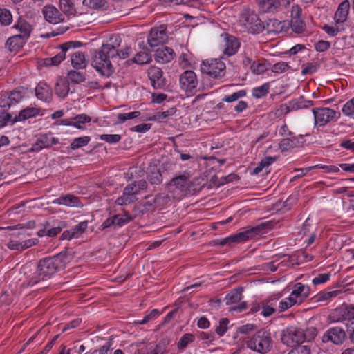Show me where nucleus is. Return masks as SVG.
Returning a JSON list of instances; mask_svg holds the SVG:
<instances>
[{
	"instance_id": "f257e3e1",
	"label": "nucleus",
	"mask_w": 354,
	"mask_h": 354,
	"mask_svg": "<svg viewBox=\"0 0 354 354\" xmlns=\"http://www.w3.org/2000/svg\"><path fill=\"white\" fill-rule=\"evenodd\" d=\"M67 256L60 252L51 257L41 259L37 267L26 266L23 268L20 281L26 286H32L50 279L56 272L64 269Z\"/></svg>"
},
{
	"instance_id": "f03ea898",
	"label": "nucleus",
	"mask_w": 354,
	"mask_h": 354,
	"mask_svg": "<svg viewBox=\"0 0 354 354\" xmlns=\"http://www.w3.org/2000/svg\"><path fill=\"white\" fill-rule=\"evenodd\" d=\"M116 47L104 44L91 58V66L104 76L109 77L114 72L111 60L117 57Z\"/></svg>"
},
{
	"instance_id": "7ed1b4c3",
	"label": "nucleus",
	"mask_w": 354,
	"mask_h": 354,
	"mask_svg": "<svg viewBox=\"0 0 354 354\" xmlns=\"http://www.w3.org/2000/svg\"><path fill=\"white\" fill-rule=\"evenodd\" d=\"M191 175L188 172L173 178L168 183V193L173 199L180 200L183 197L193 194L197 189L194 187V183L190 180Z\"/></svg>"
},
{
	"instance_id": "20e7f679",
	"label": "nucleus",
	"mask_w": 354,
	"mask_h": 354,
	"mask_svg": "<svg viewBox=\"0 0 354 354\" xmlns=\"http://www.w3.org/2000/svg\"><path fill=\"white\" fill-rule=\"evenodd\" d=\"M247 347L261 354L267 353L272 346L271 334L269 331L261 329L246 341Z\"/></svg>"
},
{
	"instance_id": "39448f33",
	"label": "nucleus",
	"mask_w": 354,
	"mask_h": 354,
	"mask_svg": "<svg viewBox=\"0 0 354 354\" xmlns=\"http://www.w3.org/2000/svg\"><path fill=\"white\" fill-rule=\"evenodd\" d=\"M269 225L270 223L268 222L262 223L258 225L222 239L221 245H232V243H241L252 239L259 234L265 233L266 227Z\"/></svg>"
},
{
	"instance_id": "423d86ee",
	"label": "nucleus",
	"mask_w": 354,
	"mask_h": 354,
	"mask_svg": "<svg viewBox=\"0 0 354 354\" xmlns=\"http://www.w3.org/2000/svg\"><path fill=\"white\" fill-rule=\"evenodd\" d=\"M241 21L248 30L252 33H259L264 29V25L258 15L253 10L248 8H245L241 12Z\"/></svg>"
},
{
	"instance_id": "0eeeda50",
	"label": "nucleus",
	"mask_w": 354,
	"mask_h": 354,
	"mask_svg": "<svg viewBox=\"0 0 354 354\" xmlns=\"http://www.w3.org/2000/svg\"><path fill=\"white\" fill-rule=\"evenodd\" d=\"M225 64L218 59H207L203 62L201 71L214 78L223 77L225 74Z\"/></svg>"
},
{
	"instance_id": "6e6552de",
	"label": "nucleus",
	"mask_w": 354,
	"mask_h": 354,
	"mask_svg": "<svg viewBox=\"0 0 354 354\" xmlns=\"http://www.w3.org/2000/svg\"><path fill=\"white\" fill-rule=\"evenodd\" d=\"M303 328L290 327L283 330L281 333V339L283 344L288 346H294L296 344L303 343Z\"/></svg>"
},
{
	"instance_id": "1a4fd4ad",
	"label": "nucleus",
	"mask_w": 354,
	"mask_h": 354,
	"mask_svg": "<svg viewBox=\"0 0 354 354\" xmlns=\"http://www.w3.org/2000/svg\"><path fill=\"white\" fill-rule=\"evenodd\" d=\"M181 89L185 92L193 94L196 91L198 80L195 73L190 70L183 72L179 79Z\"/></svg>"
},
{
	"instance_id": "9d476101",
	"label": "nucleus",
	"mask_w": 354,
	"mask_h": 354,
	"mask_svg": "<svg viewBox=\"0 0 354 354\" xmlns=\"http://www.w3.org/2000/svg\"><path fill=\"white\" fill-rule=\"evenodd\" d=\"M167 39V27L165 25L151 28L147 37L148 44L151 47L163 44Z\"/></svg>"
},
{
	"instance_id": "9b49d317",
	"label": "nucleus",
	"mask_w": 354,
	"mask_h": 354,
	"mask_svg": "<svg viewBox=\"0 0 354 354\" xmlns=\"http://www.w3.org/2000/svg\"><path fill=\"white\" fill-rule=\"evenodd\" d=\"M346 337L345 331L340 327L336 326L329 328L322 337V342L327 343L331 342L334 344H343Z\"/></svg>"
},
{
	"instance_id": "f8f14e48",
	"label": "nucleus",
	"mask_w": 354,
	"mask_h": 354,
	"mask_svg": "<svg viewBox=\"0 0 354 354\" xmlns=\"http://www.w3.org/2000/svg\"><path fill=\"white\" fill-rule=\"evenodd\" d=\"M315 123L324 126L336 116V111L330 108H317L312 109Z\"/></svg>"
},
{
	"instance_id": "ddd939ff",
	"label": "nucleus",
	"mask_w": 354,
	"mask_h": 354,
	"mask_svg": "<svg viewBox=\"0 0 354 354\" xmlns=\"http://www.w3.org/2000/svg\"><path fill=\"white\" fill-rule=\"evenodd\" d=\"M221 37L224 54L227 56L234 55L240 47L238 39L228 34H222Z\"/></svg>"
},
{
	"instance_id": "4468645a",
	"label": "nucleus",
	"mask_w": 354,
	"mask_h": 354,
	"mask_svg": "<svg viewBox=\"0 0 354 354\" xmlns=\"http://www.w3.org/2000/svg\"><path fill=\"white\" fill-rule=\"evenodd\" d=\"M148 75L154 88L161 89L166 86L167 80L160 68L151 67L148 71Z\"/></svg>"
},
{
	"instance_id": "2eb2a0df",
	"label": "nucleus",
	"mask_w": 354,
	"mask_h": 354,
	"mask_svg": "<svg viewBox=\"0 0 354 354\" xmlns=\"http://www.w3.org/2000/svg\"><path fill=\"white\" fill-rule=\"evenodd\" d=\"M309 294V287L301 283H297L293 286V290L289 297L292 299L296 304H301L308 297Z\"/></svg>"
},
{
	"instance_id": "dca6fc26",
	"label": "nucleus",
	"mask_w": 354,
	"mask_h": 354,
	"mask_svg": "<svg viewBox=\"0 0 354 354\" xmlns=\"http://www.w3.org/2000/svg\"><path fill=\"white\" fill-rule=\"evenodd\" d=\"M45 19L51 24H58L64 21V15L52 5L46 6L42 10Z\"/></svg>"
},
{
	"instance_id": "f3484780",
	"label": "nucleus",
	"mask_w": 354,
	"mask_h": 354,
	"mask_svg": "<svg viewBox=\"0 0 354 354\" xmlns=\"http://www.w3.org/2000/svg\"><path fill=\"white\" fill-rule=\"evenodd\" d=\"M280 298V295H274L268 299L261 302V308L262 309L261 315L263 317H270L276 311H277L278 301Z\"/></svg>"
},
{
	"instance_id": "a211bd4d",
	"label": "nucleus",
	"mask_w": 354,
	"mask_h": 354,
	"mask_svg": "<svg viewBox=\"0 0 354 354\" xmlns=\"http://www.w3.org/2000/svg\"><path fill=\"white\" fill-rule=\"evenodd\" d=\"M137 194L138 190H135V187L131 184H129L124 189L122 195L116 199L115 203L122 206L133 203L137 199Z\"/></svg>"
},
{
	"instance_id": "6ab92c4d",
	"label": "nucleus",
	"mask_w": 354,
	"mask_h": 354,
	"mask_svg": "<svg viewBox=\"0 0 354 354\" xmlns=\"http://www.w3.org/2000/svg\"><path fill=\"white\" fill-rule=\"evenodd\" d=\"M81 43L79 41H70L68 43H64L61 46L62 50L57 53L55 56L50 58L49 61L50 63L48 62V64L51 65H58L63 61L66 57V53L70 48H75L76 47L80 46Z\"/></svg>"
},
{
	"instance_id": "aec40b11",
	"label": "nucleus",
	"mask_w": 354,
	"mask_h": 354,
	"mask_svg": "<svg viewBox=\"0 0 354 354\" xmlns=\"http://www.w3.org/2000/svg\"><path fill=\"white\" fill-rule=\"evenodd\" d=\"M351 4L348 0L341 2L334 15V20L336 24H343L347 20L349 14Z\"/></svg>"
},
{
	"instance_id": "412c9836",
	"label": "nucleus",
	"mask_w": 354,
	"mask_h": 354,
	"mask_svg": "<svg viewBox=\"0 0 354 354\" xmlns=\"http://www.w3.org/2000/svg\"><path fill=\"white\" fill-rule=\"evenodd\" d=\"M36 97L45 102H50L53 99L51 88L44 82H39L35 88Z\"/></svg>"
},
{
	"instance_id": "4be33fe9",
	"label": "nucleus",
	"mask_w": 354,
	"mask_h": 354,
	"mask_svg": "<svg viewBox=\"0 0 354 354\" xmlns=\"http://www.w3.org/2000/svg\"><path fill=\"white\" fill-rule=\"evenodd\" d=\"M256 2L263 12H275L281 6L280 0H256Z\"/></svg>"
},
{
	"instance_id": "5701e85b",
	"label": "nucleus",
	"mask_w": 354,
	"mask_h": 354,
	"mask_svg": "<svg viewBox=\"0 0 354 354\" xmlns=\"http://www.w3.org/2000/svg\"><path fill=\"white\" fill-rule=\"evenodd\" d=\"M174 57V52L169 47L158 48L155 53V59L160 64H165L171 61Z\"/></svg>"
},
{
	"instance_id": "b1692460",
	"label": "nucleus",
	"mask_w": 354,
	"mask_h": 354,
	"mask_svg": "<svg viewBox=\"0 0 354 354\" xmlns=\"http://www.w3.org/2000/svg\"><path fill=\"white\" fill-rule=\"evenodd\" d=\"M288 135L292 138H287L281 140L279 143V149L281 150V151H286L290 149L297 147L299 143V139H303L302 135L296 137L291 131H288Z\"/></svg>"
},
{
	"instance_id": "393cba45",
	"label": "nucleus",
	"mask_w": 354,
	"mask_h": 354,
	"mask_svg": "<svg viewBox=\"0 0 354 354\" xmlns=\"http://www.w3.org/2000/svg\"><path fill=\"white\" fill-rule=\"evenodd\" d=\"M41 109L37 107H26L21 110L17 116H16L12 122L15 123L17 121H24L26 120L36 117L40 115Z\"/></svg>"
},
{
	"instance_id": "a878e982",
	"label": "nucleus",
	"mask_w": 354,
	"mask_h": 354,
	"mask_svg": "<svg viewBox=\"0 0 354 354\" xmlns=\"http://www.w3.org/2000/svg\"><path fill=\"white\" fill-rule=\"evenodd\" d=\"M53 204L66 205L68 207H80L82 204L79 198L72 194H66L56 198L52 202Z\"/></svg>"
},
{
	"instance_id": "bb28decb",
	"label": "nucleus",
	"mask_w": 354,
	"mask_h": 354,
	"mask_svg": "<svg viewBox=\"0 0 354 354\" xmlns=\"http://www.w3.org/2000/svg\"><path fill=\"white\" fill-rule=\"evenodd\" d=\"M26 39L18 35L9 37L6 44L5 48L10 52L16 51L22 48L26 43Z\"/></svg>"
},
{
	"instance_id": "cd10ccee",
	"label": "nucleus",
	"mask_w": 354,
	"mask_h": 354,
	"mask_svg": "<svg viewBox=\"0 0 354 354\" xmlns=\"http://www.w3.org/2000/svg\"><path fill=\"white\" fill-rule=\"evenodd\" d=\"M120 42L121 39L118 35H113L110 38V42L108 43L109 45L113 46L114 47L117 46L115 48L118 53L117 57H119L120 59H125L130 55L132 50L130 47H126L124 49L119 50Z\"/></svg>"
},
{
	"instance_id": "c85d7f7f",
	"label": "nucleus",
	"mask_w": 354,
	"mask_h": 354,
	"mask_svg": "<svg viewBox=\"0 0 354 354\" xmlns=\"http://www.w3.org/2000/svg\"><path fill=\"white\" fill-rule=\"evenodd\" d=\"M71 64L75 68L83 69L87 65L85 55L81 51H75L71 55Z\"/></svg>"
},
{
	"instance_id": "c756f323",
	"label": "nucleus",
	"mask_w": 354,
	"mask_h": 354,
	"mask_svg": "<svg viewBox=\"0 0 354 354\" xmlns=\"http://www.w3.org/2000/svg\"><path fill=\"white\" fill-rule=\"evenodd\" d=\"M338 322L354 319V306H343L337 309Z\"/></svg>"
},
{
	"instance_id": "7c9ffc66",
	"label": "nucleus",
	"mask_w": 354,
	"mask_h": 354,
	"mask_svg": "<svg viewBox=\"0 0 354 354\" xmlns=\"http://www.w3.org/2000/svg\"><path fill=\"white\" fill-rule=\"evenodd\" d=\"M14 27L20 32L18 35L27 40L32 30V26L25 20H19Z\"/></svg>"
},
{
	"instance_id": "2f4dec72",
	"label": "nucleus",
	"mask_w": 354,
	"mask_h": 354,
	"mask_svg": "<svg viewBox=\"0 0 354 354\" xmlns=\"http://www.w3.org/2000/svg\"><path fill=\"white\" fill-rule=\"evenodd\" d=\"M242 288L232 290L225 296V300L226 305H233L239 303L242 299Z\"/></svg>"
},
{
	"instance_id": "473e14b6",
	"label": "nucleus",
	"mask_w": 354,
	"mask_h": 354,
	"mask_svg": "<svg viewBox=\"0 0 354 354\" xmlns=\"http://www.w3.org/2000/svg\"><path fill=\"white\" fill-rule=\"evenodd\" d=\"M49 144L48 142V135L44 134L40 136L35 143L32 145L30 151L39 152L43 149L48 148Z\"/></svg>"
},
{
	"instance_id": "72a5a7b5",
	"label": "nucleus",
	"mask_w": 354,
	"mask_h": 354,
	"mask_svg": "<svg viewBox=\"0 0 354 354\" xmlns=\"http://www.w3.org/2000/svg\"><path fill=\"white\" fill-rule=\"evenodd\" d=\"M82 3L93 10H105L108 6V0H83Z\"/></svg>"
},
{
	"instance_id": "f704fd0d",
	"label": "nucleus",
	"mask_w": 354,
	"mask_h": 354,
	"mask_svg": "<svg viewBox=\"0 0 354 354\" xmlns=\"http://www.w3.org/2000/svg\"><path fill=\"white\" fill-rule=\"evenodd\" d=\"M59 8L66 15L75 13V0H59Z\"/></svg>"
},
{
	"instance_id": "c9c22d12",
	"label": "nucleus",
	"mask_w": 354,
	"mask_h": 354,
	"mask_svg": "<svg viewBox=\"0 0 354 354\" xmlns=\"http://www.w3.org/2000/svg\"><path fill=\"white\" fill-rule=\"evenodd\" d=\"M290 104L292 105V109L296 111L301 109H308L313 106V102L312 100H306L303 97H301L291 100Z\"/></svg>"
},
{
	"instance_id": "e433bc0d",
	"label": "nucleus",
	"mask_w": 354,
	"mask_h": 354,
	"mask_svg": "<svg viewBox=\"0 0 354 354\" xmlns=\"http://www.w3.org/2000/svg\"><path fill=\"white\" fill-rule=\"evenodd\" d=\"M55 91L59 97H65L69 91L68 82L65 80H60L56 83Z\"/></svg>"
},
{
	"instance_id": "4c0bfd02",
	"label": "nucleus",
	"mask_w": 354,
	"mask_h": 354,
	"mask_svg": "<svg viewBox=\"0 0 354 354\" xmlns=\"http://www.w3.org/2000/svg\"><path fill=\"white\" fill-rule=\"evenodd\" d=\"M151 61V56L147 52L138 53L133 57V62L138 64H149Z\"/></svg>"
},
{
	"instance_id": "58836bf2",
	"label": "nucleus",
	"mask_w": 354,
	"mask_h": 354,
	"mask_svg": "<svg viewBox=\"0 0 354 354\" xmlns=\"http://www.w3.org/2000/svg\"><path fill=\"white\" fill-rule=\"evenodd\" d=\"M303 342H310L313 339H314L317 334L318 331L317 329L314 326L307 327L306 329H303Z\"/></svg>"
},
{
	"instance_id": "ea45409f",
	"label": "nucleus",
	"mask_w": 354,
	"mask_h": 354,
	"mask_svg": "<svg viewBox=\"0 0 354 354\" xmlns=\"http://www.w3.org/2000/svg\"><path fill=\"white\" fill-rule=\"evenodd\" d=\"M147 179L152 185H160L162 181V174L157 169L149 172Z\"/></svg>"
},
{
	"instance_id": "a19ab883",
	"label": "nucleus",
	"mask_w": 354,
	"mask_h": 354,
	"mask_svg": "<svg viewBox=\"0 0 354 354\" xmlns=\"http://www.w3.org/2000/svg\"><path fill=\"white\" fill-rule=\"evenodd\" d=\"M74 119L73 126L79 129H84V127L82 124L90 122H91V117L86 115V114H80L76 115Z\"/></svg>"
},
{
	"instance_id": "79ce46f5",
	"label": "nucleus",
	"mask_w": 354,
	"mask_h": 354,
	"mask_svg": "<svg viewBox=\"0 0 354 354\" xmlns=\"http://www.w3.org/2000/svg\"><path fill=\"white\" fill-rule=\"evenodd\" d=\"M171 194H158L156 197L153 198V203L155 205L156 207H160L162 206H164L165 205L167 204L170 200Z\"/></svg>"
},
{
	"instance_id": "37998d69",
	"label": "nucleus",
	"mask_w": 354,
	"mask_h": 354,
	"mask_svg": "<svg viewBox=\"0 0 354 354\" xmlns=\"http://www.w3.org/2000/svg\"><path fill=\"white\" fill-rule=\"evenodd\" d=\"M68 78L71 82L75 84H80L85 80L84 73L73 70L68 73Z\"/></svg>"
},
{
	"instance_id": "c03bdc74",
	"label": "nucleus",
	"mask_w": 354,
	"mask_h": 354,
	"mask_svg": "<svg viewBox=\"0 0 354 354\" xmlns=\"http://www.w3.org/2000/svg\"><path fill=\"white\" fill-rule=\"evenodd\" d=\"M269 88L270 86L268 83H266L259 87H255L252 89V95L256 98L264 97L269 92Z\"/></svg>"
},
{
	"instance_id": "a18cd8bd",
	"label": "nucleus",
	"mask_w": 354,
	"mask_h": 354,
	"mask_svg": "<svg viewBox=\"0 0 354 354\" xmlns=\"http://www.w3.org/2000/svg\"><path fill=\"white\" fill-rule=\"evenodd\" d=\"M294 305H296L295 301H294L292 299L288 297L284 299L281 300L280 301H278L277 310L279 313H282L293 306Z\"/></svg>"
},
{
	"instance_id": "49530a36",
	"label": "nucleus",
	"mask_w": 354,
	"mask_h": 354,
	"mask_svg": "<svg viewBox=\"0 0 354 354\" xmlns=\"http://www.w3.org/2000/svg\"><path fill=\"white\" fill-rule=\"evenodd\" d=\"M90 141V137L83 136L74 139L71 144V148L73 150L86 146Z\"/></svg>"
},
{
	"instance_id": "de8ad7c7",
	"label": "nucleus",
	"mask_w": 354,
	"mask_h": 354,
	"mask_svg": "<svg viewBox=\"0 0 354 354\" xmlns=\"http://www.w3.org/2000/svg\"><path fill=\"white\" fill-rule=\"evenodd\" d=\"M194 336L191 333L183 335L178 343V348L181 350L186 348L189 344L194 342Z\"/></svg>"
},
{
	"instance_id": "09e8293b",
	"label": "nucleus",
	"mask_w": 354,
	"mask_h": 354,
	"mask_svg": "<svg viewBox=\"0 0 354 354\" xmlns=\"http://www.w3.org/2000/svg\"><path fill=\"white\" fill-rule=\"evenodd\" d=\"M140 115V111H133L127 113H120L118 115V124H122L127 120L133 119Z\"/></svg>"
},
{
	"instance_id": "8fccbe9b",
	"label": "nucleus",
	"mask_w": 354,
	"mask_h": 354,
	"mask_svg": "<svg viewBox=\"0 0 354 354\" xmlns=\"http://www.w3.org/2000/svg\"><path fill=\"white\" fill-rule=\"evenodd\" d=\"M246 95V92L245 90H240L237 92H234L231 95H225L223 98V102H234V101H236L238 100L239 99L244 97Z\"/></svg>"
},
{
	"instance_id": "3c124183",
	"label": "nucleus",
	"mask_w": 354,
	"mask_h": 354,
	"mask_svg": "<svg viewBox=\"0 0 354 354\" xmlns=\"http://www.w3.org/2000/svg\"><path fill=\"white\" fill-rule=\"evenodd\" d=\"M12 19V15L8 10L0 8V22L2 25H9Z\"/></svg>"
},
{
	"instance_id": "603ef678",
	"label": "nucleus",
	"mask_w": 354,
	"mask_h": 354,
	"mask_svg": "<svg viewBox=\"0 0 354 354\" xmlns=\"http://www.w3.org/2000/svg\"><path fill=\"white\" fill-rule=\"evenodd\" d=\"M319 168L325 169L327 173H337L339 171V169L335 165H316L315 166H311L306 168V171H309L313 169Z\"/></svg>"
},
{
	"instance_id": "864d4df0",
	"label": "nucleus",
	"mask_w": 354,
	"mask_h": 354,
	"mask_svg": "<svg viewBox=\"0 0 354 354\" xmlns=\"http://www.w3.org/2000/svg\"><path fill=\"white\" fill-rule=\"evenodd\" d=\"M290 68V65L285 62H279L272 66V71L275 73H282Z\"/></svg>"
},
{
	"instance_id": "5fc2aeb1",
	"label": "nucleus",
	"mask_w": 354,
	"mask_h": 354,
	"mask_svg": "<svg viewBox=\"0 0 354 354\" xmlns=\"http://www.w3.org/2000/svg\"><path fill=\"white\" fill-rule=\"evenodd\" d=\"M66 227V224L65 222H59L57 226H53L50 229H48L46 232V236L53 237L58 234L62 229Z\"/></svg>"
},
{
	"instance_id": "6e6d98bb",
	"label": "nucleus",
	"mask_w": 354,
	"mask_h": 354,
	"mask_svg": "<svg viewBox=\"0 0 354 354\" xmlns=\"http://www.w3.org/2000/svg\"><path fill=\"white\" fill-rule=\"evenodd\" d=\"M292 30L296 33H301L305 30V24L300 19H291Z\"/></svg>"
},
{
	"instance_id": "4d7b16f0",
	"label": "nucleus",
	"mask_w": 354,
	"mask_h": 354,
	"mask_svg": "<svg viewBox=\"0 0 354 354\" xmlns=\"http://www.w3.org/2000/svg\"><path fill=\"white\" fill-rule=\"evenodd\" d=\"M190 55L186 53H182L178 58V63L182 68H187L191 66Z\"/></svg>"
},
{
	"instance_id": "13d9d810",
	"label": "nucleus",
	"mask_w": 354,
	"mask_h": 354,
	"mask_svg": "<svg viewBox=\"0 0 354 354\" xmlns=\"http://www.w3.org/2000/svg\"><path fill=\"white\" fill-rule=\"evenodd\" d=\"M100 139L112 144L118 142L121 139V136L119 134H102L100 136Z\"/></svg>"
},
{
	"instance_id": "bf43d9fd",
	"label": "nucleus",
	"mask_w": 354,
	"mask_h": 354,
	"mask_svg": "<svg viewBox=\"0 0 354 354\" xmlns=\"http://www.w3.org/2000/svg\"><path fill=\"white\" fill-rule=\"evenodd\" d=\"M229 320L226 318L221 319L219 325L216 328V332L219 336H223L227 330Z\"/></svg>"
},
{
	"instance_id": "052dcab7",
	"label": "nucleus",
	"mask_w": 354,
	"mask_h": 354,
	"mask_svg": "<svg viewBox=\"0 0 354 354\" xmlns=\"http://www.w3.org/2000/svg\"><path fill=\"white\" fill-rule=\"evenodd\" d=\"M301 68L302 75H306L308 74H313L315 73L317 70V66L314 64L307 63L302 64Z\"/></svg>"
},
{
	"instance_id": "680f3d73",
	"label": "nucleus",
	"mask_w": 354,
	"mask_h": 354,
	"mask_svg": "<svg viewBox=\"0 0 354 354\" xmlns=\"http://www.w3.org/2000/svg\"><path fill=\"white\" fill-rule=\"evenodd\" d=\"M87 221L80 222L74 228L71 229L72 232H74L75 238L79 237L87 228Z\"/></svg>"
},
{
	"instance_id": "e2e57ef3",
	"label": "nucleus",
	"mask_w": 354,
	"mask_h": 354,
	"mask_svg": "<svg viewBox=\"0 0 354 354\" xmlns=\"http://www.w3.org/2000/svg\"><path fill=\"white\" fill-rule=\"evenodd\" d=\"M342 112L348 116L354 115V98L351 99L344 105Z\"/></svg>"
},
{
	"instance_id": "0e129e2a",
	"label": "nucleus",
	"mask_w": 354,
	"mask_h": 354,
	"mask_svg": "<svg viewBox=\"0 0 354 354\" xmlns=\"http://www.w3.org/2000/svg\"><path fill=\"white\" fill-rule=\"evenodd\" d=\"M310 348L307 345H299L292 349L288 354H310Z\"/></svg>"
},
{
	"instance_id": "69168bd1",
	"label": "nucleus",
	"mask_w": 354,
	"mask_h": 354,
	"mask_svg": "<svg viewBox=\"0 0 354 354\" xmlns=\"http://www.w3.org/2000/svg\"><path fill=\"white\" fill-rule=\"evenodd\" d=\"M339 293L338 290L330 291L326 292H321L317 296L318 301H326L333 297H336Z\"/></svg>"
},
{
	"instance_id": "338daca9",
	"label": "nucleus",
	"mask_w": 354,
	"mask_h": 354,
	"mask_svg": "<svg viewBox=\"0 0 354 354\" xmlns=\"http://www.w3.org/2000/svg\"><path fill=\"white\" fill-rule=\"evenodd\" d=\"M176 110L174 108L169 109L165 111L158 112L156 113L154 118L156 120H158L160 121L163 120L168 116L172 115L175 113Z\"/></svg>"
},
{
	"instance_id": "774afa93",
	"label": "nucleus",
	"mask_w": 354,
	"mask_h": 354,
	"mask_svg": "<svg viewBox=\"0 0 354 354\" xmlns=\"http://www.w3.org/2000/svg\"><path fill=\"white\" fill-rule=\"evenodd\" d=\"M251 68L252 71L257 74H261L263 73L266 70V67L264 64L254 62L251 66Z\"/></svg>"
}]
</instances>
